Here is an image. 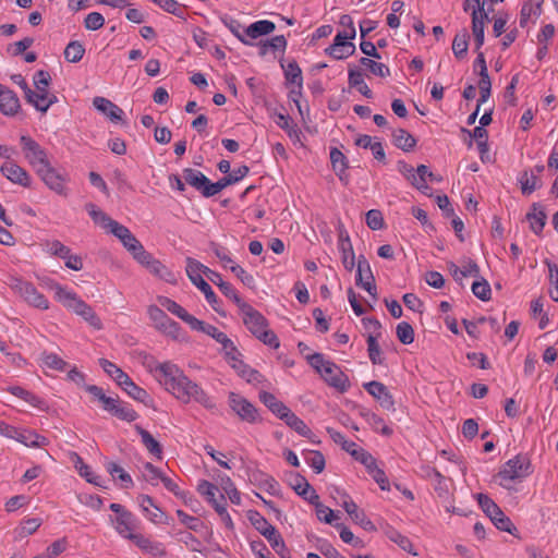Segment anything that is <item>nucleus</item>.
<instances>
[{
	"instance_id": "nucleus-1",
	"label": "nucleus",
	"mask_w": 558,
	"mask_h": 558,
	"mask_svg": "<svg viewBox=\"0 0 558 558\" xmlns=\"http://www.w3.org/2000/svg\"><path fill=\"white\" fill-rule=\"evenodd\" d=\"M157 378L166 389L184 403L195 401L206 409H214L215 402L201 386L192 381L175 364L160 363L155 367Z\"/></svg>"
},
{
	"instance_id": "nucleus-2",
	"label": "nucleus",
	"mask_w": 558,
	"mask_h": 558,
	"mask_svg": "<svg viewBox=\"0 0 558 558\" xmlns=\"http://www.w3.org/2000/svg\"><path fill=\"white\" fill-rule=\"evenodd\" d=\"M240 313L243 318V324L253 336L272 349L280 347L278 337L268 328V320L260 312L250 304H242Z\"/></svg>"
},
{
	"instance_id": "nucleus-3",
	"label": "nucleus",
	"mask_w": 558,
	"mask_h": 558,
	"mask_svg": "<svg viewBox=\"0 0 558 558\" xmlns=\"http://www.w3.org/2000/svg\"><path fill=\"white\" fill-rule=\"evenodd\" d=\"M307 361L330 387H333L341 393L348 391L350 388L349 377L336 363L325 360L322 353L308 355Z\"/></svg>"
},
{
	"instance_id": "nucleus-4",
	"label": "nucleus",
	"mask_w": 558,
	"mask_h": 558,
	"mask_svg": "<svg viewBox=\"0 0 558 558\" xmlns=\"http://www.w3.org/2000/svg\"><path fill=\"white\" fill-rule=\"evenodd\" d=\"M56 298L66 308L72 310L75 314L81 316L93 328L100 330L102 328L101 319L95 311L85 301H83L75 292L63 288L60 284L54 287Z\"/></svg>"
},
{
	"instance_id": "nucleus-5",
	"label": "nucleus",
	"mask_w": 558,
	"mask_h": 558,
	"mask_svg": "<svg viewBox=\"0 0 558 558\" xmlns=\"http://www.w3.org/2000/svg\"><path fill=\"white\" fill-rule=\"evenodd\" d=\"M533 472L531 460L526 456L517 454L508 460L497 474L500 486L510 489L511 482L522 481Z\"/></svg>"
},
{
	"instance_id": "nucleus-6",
	"label": "nucleus",
	"mask_w": 558,
	"mask_h": 558,
	"mask_svg": "<svg viewBox=\"0 0 558 558\" xmlns=\"http://www.w3.org/2000/svg\"><path fill=\"white\" fill-rule=\"evenodd\" d=\"M10 288L19 294L29 305L37 308L47 310L49 306L48 300L44 294L37 291L33 283L25 281L17 277L10 278Z\"/></svg>"
},
{
	"instance_id": "nucleus-7",
	"label": "nucleus",
	"mask_w": 558,
	"mask_h": 558,
	"mask_svg": "<svg viewBox=\"0 0 558 558\" xmlns=\"http://www.w3.org/2000/svg\"><path fill=\"white\" fill-rule=\"evenodd\" d=\"M476 498L482 510L498 530L512 533V529H514L513 523L490 497L480 493Z\"/></svg>"
},
{
	"instance_id": "nucleus-8",
	"label": "nucleus",
	"mask_w": 558,
	"mask_h": 558,
	"mask_svg": "<svg viewBox=\"0 0 558 558\" xmlns=\"http://www.w3.org/2000/svg\"><path fill=\"white\" fill-rule=\"evenodd\" d=\"M203 264L198 260L187 257L186 258V274L194 286H196L205 295L206 301L217 311L216 304L218 298L213 291L211 287L202 277Z\"/></svg>"
},
{
	"instance_id": "nucleus-9",
	"label": "nucleus",
	"mask_w": 558,
	"mask_h": 558,
	"mask_svg": "<svg viewBox=\"0 0 558 558\" xmlns=\"http://www.w3.org/2000/svg\"><path fill=\"white\" fill-rule=\"evenodd\" d=\"M25 159L38 172L50 163L47 151L31 136L22 135L20 138Z\"/></svg>"
},
{
	"instance_id": "nucleus-10",
	"label": "nucleus",
	"mask_w": 558,
	"mask_h": 558,
	"mask_svg": "<svg viewBox=\"0 0 558 558\" xmlns=\"http://www.w3.org/2000/svg\"><path fill=\"white\" fill-rule=\"evenodd\" d=\"M232 411L244 422L255 424L260 421L257 408L239 393L230 392L228 397Z\"/></svg>"
},
{
	"instance_id": "nucleus-11",
	"label": "nucleus",
	"mask_w": 558,
	"mask_h": 558,
	"mask_svg": "<svg viewBox=\"0 0 558 558\" xmlns=\"http://www.w3.org/2000/svg\"><path fill=\"white\" fill-rule=\"evenodd\" d=\"M36 173L43 180V182L46 184L48 189H50L51 191L56 192L59 195H66V173L58 171L56 168L51 166V163L47 165V167L43 169H39Z\"/></svg>"
},
{
	"instance_id": "nucleus-12",
	"label": "nucleus",
	"mask_w": 558,
	"mask_h": 558,
	"mask_svg": "<svg viewBox=\"0 0 558 558\" xmlns=\"http://www.w3.org/2000/svg\"><path fill=\"white\" fill-rule=\"evenodd\" d=\"M111 233L122 242L123 246L133 255L135 260L142 257V252H146L142 243L125 226L114 223Z\"/></svg>"
},
{
	"instance_id": "nucleus-13",
	"label": "nucleus",
	"mask_w": 558,
	"mask_h": 558,
	"mask_svg": "<svg viewBox=\"0 0 558 558\" xmlns=\"http://www.w3.org/2000/svg\"><path fill=\"white\" fill-rule=\"evenodd\" d=\"M182 174L185 183L201 192L204 197L213 196V193H209L211 192L210 184H213V182H210L203 172L192 168H185L183 169Z\"/></svg>"
},
{
	"instance_id": "nucleus-14",
	"label": "nucleus",
	"mask_w": 558,
	"mask_h": 558,
	"mask_svg": "<svg viewBox=\"0 0 558 558\" xmlns=\"http://www.w3.org/2000/svg\"><path fill=\"white\" fill-rule=\"evenodd\" d=\"M356 284L362 286L371 295H376L375 278L364 255L357 258Z\"/></svg>"
},
{
	"instance_id": "nucleus-15",
	"label": "nucleus",
	"mask_w": 558,
	"mask_h": 558,
	"mask_svg": "<svg viewBox=\"0 0 558 558\" xmlns=\"http://www.w3.org/2000/svg\"><path fill=\"white\" fill-rule=\"evenodd\" d=\"M363 388L386 410H395V400L388 388L380 381H368Z\"/></svg>"
},
{
	"instance_id": "nucleus-16",
	"label": "nucleus",
	"mask_w": 558,
	"mask_h": 558,
	"mask_svg": "<svg viewBox=\"0 0 558 558\" xmlns=\"http://www.w3.org/2000/svg\"><path fill=\"white\" fill-rule=\"evenodd\" d=\"M137 262L154 276L168 282L173 280V274L160 260L154 258V256L147 251L145 253L142 252V257Z\"/></svg>"
},
{
	"instance_id": "nucleus-17",
	"label": "nucleus",
	"mask_w": 558,
	"mask_h": 558,
	"mask_svg": "<svg viewBox=\"0 0 558 558\" xmlns=\"http://www.w3.org/2000/svg\"><path fill=\"white\" fill-rule=\"evenodd\" d=\"M138 505L146 518L151 522L169 523L168 515L155 504L154 499L148 495H140L137 497Z\"/></svg>"
},
{
	"instance_id": "nucleus-18",
	"label": "nucleus",
	"mask_w": 558,
	"mask_h": 558,
	"mask_svg": "<svg viewBox=\"0 0 558 558\" xmlns=\"http://www.w3.org/2000/svg\"><path fill=\"white\" fill-rule=\"evenodd\" d=\"M1 173L12 183L20 184L24 187L31 186V175L14 161L5 162L1 166Z\"/></svg>"
},
{
	"instance_id": "nucleus-19",
	"label": "nucleus",
	"mask_w": 558,
	"mask_h": 558,
	"mask_svg": "<svg viewBox=\"0 0 558 558\" xmlns=\"http://www.w3.org/2000/svg\"><path fill=\"white\" fill-rule=\"evenodd\" d=\"M21 108L17 95L8 86L0 84V111L8 117L17 114Z\"/></svg>"
},
{
	"instance_id": "nucleus-20",
	"label": "nucleus",
	"mask_w": 558,
	"mask_h": 558,
	"mask_svg": "<svg viewBox=\"0 0 558 558\" xmlns=\"http://www.w3.org/2000/svg\"><path fill=\"white\" fill-rule=\"evenodd\" d=\"M525 218L530 223L531 231L541 235L547 221L545 207L541 203H533Z\"/></svg>"
},
{
	"instance_id": "nucleus-21",
	"label": "nucleus",
	"mask_w": 558,
	"mask_h": 558,
	"mask_svg": "<svg viewBox=\"0 0 558 558\" xmlns=\"http://www.w3.org/2000/svg\"><path fill=\"white\" fill-rule=\"evenodd\" d=\"M303 499L307 500L311 505L315 506L317 518L327 523L332 524L333 520L338 518L335 511L319 501V496L315 489L311 486L308 494L300 495Z\"/></svg>"
},
{
	"instance_id": "nucleus-22",
	"label": "nucleus",
	"mask_w": 558,
	"mask_h": 558,
	"mask_svg": "<svg viewBox=\"0 0 558 558\" xmlns=\"http://www.w3.org/2000/svg\"><path fill=\"white\" fill-rule=\"evenodd\" d=\"M341 507L350 515V518L365 531H375V525L367 519L363 510H360L357 505L349 497L345 496Z\"/></svg>"
},
{
	"instance_id": "nucleus-23",
	"label": "nucleus",
	"mask_w": 558,
	"mask_h": 558,
	"mask_svg": "<svg viewBox=\"0 0 558 558\" xmlns=\"http://www.w3.org/2000/svg\"><path fill=\"white\" fill-rule=\"evenodd\" d=\"M250 172V168L245 165L239 167L238 169H234L232 172L227 173L226 177L219 179L217 182H214L210 184V190L213 193V196L220 193L223 189H226L229 185L235 184L239 181H241L243 178H245Z\"/></svg>"
},
{
	"instance_id": "nucleus-24",
	"label": "nucleus",
	"mask_w": 558,
	"mask_h": 558,
	"mask_svg": "<svg viewBox=\"0 0 558 558\" xmlns=\"http://www.w3.org/2000/svg\"><path fill=\"white\" fill-rule=\"evenodd\" d=\"M113 522L116 531L128 539H130V535L135 534L134 531L138 527V520L129 510L116 515Z\"/></svg>"
},
{
	"instance_id": "nucleus-25",
	"label": "nucleus",
	"mask_w": 558,
	"mask_h": 558,
	"mask_svg": "<svg viewBox=\"0 0 558 558\" xmlns=\"http://www.w3.org/2000/svg\"><path fill=\"white\" fill-rule=\"evenodd\" d=\"M148 315L159 329L168 331L169 333L177 332L180 325L168 317V315L157 305L148 306Z\"/></svg>"
},
{
	"instance_id": "nucleus-26",
	"label": "nucleus",
	"mask_w": 558,
	"mask_h": 558,
	"mask_svg": "<svg viewBox=\"0 0 558 558\" xmlns=\"http://www.w3.org/2000/svg\"><path fill=\"white\" fill-rule=\"evenodd\" d=\"M130 541H132L141 550L146 554H150L155 557H161L166 555L165 546L161 543L155 542L142 534L135 533L134 535H130Z\"/></svg>"
},
{
	"instance_id": "nucleus-27",
	"label": "nucleus",
	"mask_w": 558,
	"mask_h": 558,
	"mask_svg": "<svg viewBox=\"0 0 558 558\" xmlns=\"http://www.w3.org/2000/svg\"><path fill=\"white\" fill-rule=\"evenodd\" d=\"M197 492L205 497V499L214 507L217 511L219 508L226 507V498L222 494H220V501L217 499L218 487L213 483L203 480L197 485Z\"/></svg>"
},
{
	"instance_id": "nucleus-28",
	"label": "nucleus",
	"mask_w": 558,
	"mask_h": 558,
	"mask_svg": "<svg viewBox=\"0 0 558 558\" xmlns=\"http://www.w3.org/2000/svg\"><path fill=\"white\" fill-rule=\"evenodd\" d=\"M190 328L192 330L201 331L208 335L217 342H219L221 345H230V343L228 342L229 338L225 332L220 331L217 327L210 324L199 320L196 317L191 323Z\"/></svg>"
},
{
	"instance_id": "nucleus-29",
	"label": "nucleus",
	"mask_w": 558,
	"mask_h": 558,
	"mask_svg": "<svg viewBox=\"0 0 558 558\" xmlns=\"http://www.w3.org/2000/svg\"><path fill=\"white\" fill-rule=\"evenodd\" d=\"M94 106L107 116L112 122L122 120L123 110L116 104L104 97H95L93 100Z\"/></svg>"
},
{
	"instance_id": "nucleus-30",
	"label": "nucleus",
	"mask_w": 558,
	"mask_h": 558,
	"mask_svg": "<svg viewBox=\"0 0 558 558\" xmlns=\"http://www.w3.org/2000/svg\"><path fill=\"white\" fill-rule=\"evenodd\" d=\"M250 480L254 485L265 489L270 495H278L280 492L279 483L272 476L262 471H254Z\"/></svg>"
},
{
	"instance_id": "nucleus-31",
	"label": "nucleus",
	"mask_w": 558,
	"mask_h": 558,
	"mask_svg": "<svg viewBox=\"0 0 558 558\" xmlns=\"http://www.w3.org/2000/svg\"><path fill=\"white\" fill-rule=\"evenodd\" d=\"M13 439L27 447H45L49 444V440L46 437L28 429L16 428V435L13 436Z\"/></svg>"
},
{
	"instance_id": "nucleus-32",
	"label": "nucleus",
	"mask_w": 558,
	"mask_h": 558,
	"mask_svg": "<svg viewBox=\"0 0 558 558\" xmlns=\"http://www.w3.org/2000/svg\"><path fill=\"white\" fill-rule=\"evenodd\" d=\"M123 391L128 393L131 398L134 400L144 403L145 405H150L153 402V399L149 397L147 391L140 386H137L131 377L128 378V380L122 381V385L120 386Z\"/></svg>"
},
{
	"instance_id": "nucleus-33",
	"label": "nucleus",
	"mask_w": 558,
	"mask_h": 558,
	"mask_svg": "<svg viewBox=\"0 0 558 558\" xmlns=\"http://www.w3.org/2000/svg\"><path fill=\"white\" fill-rule=\"evenodd\" d=\"M158 303L160 304V306L169 311L171 314L178 316L189 326L195 318V316L187 313L180 304H178L175 301L167 296H158Z\"/></svg>"
},
{
	"instance_id": "nucleus-34",
	"label": "nucleus",
	"mask_w": 558,
	"mask_h": 558,
	"mask_svg": "<svg viewBox=\"0 0 558 558\" xmlns=\"http://www.w3.org/2000/svg\"><path fill=\"white\" fill-rule=\"evenodd\" d=\"M259 400L280 420H282L290 409L279 401L272 393L267 391L259 392Z\"/></svg>"
},
{
	"instance_id": "nucleus-35",
	"label": "nucleus",
	"mask_w": 558,
	"mask_h": 558,
	"mask_svg": "<svg viewBox=\"0 0 558 558\" xmlns=\"http://www.w3.org/2000/svg\"><path fill=\"white\" fill-rule=\"evenodd\" d=\"M135 429L141 436L142 442L144 447L147 449V451L153 454L155 458L161 460L162 458V447L157 441L154 436L146 429H144L140 425H135Z\"/></svg>"
},
{
	"instance_id": "nucleus-36",
	"label": "nucleus",
	"mask_w": 558,
	"mask_h": 558,
	"mask_svg": "<svg viewBox=\"0 0 558 558\" xmlns=\"http://www.w3.org/2000/svg\"><path fill=\"white\" fill-rule=\"evenodd\" d=\"M281 68L284 73V78L288 84H293L300 89L303 87V76H302V70L299 66L298 62L295 60L289 61L287 64H284L282 61L280 62Z\"/></svg>"
},
{
	"instance_id": "nucleus-37",
	"label": "nucleus",
	"mask_w": 558,
	"mask_h": 558,
	"mask_svg": "<svg viewBox=\"0 0 558 558\" xmlns=\"http://www.w3.org/2000/svg\"><path fill=\"white\" fill-rule=\"evenodd\" d=\"M85 208L95 223L100 225L102 228L108 229L110 232L113 229V225L119 223L118 221L111 219L105 211L99 209L93 203L86 204Z\"/></svg>"
},
{
	"instance_id": "nucleus-38",
	"label": "nucleus",
	"mask_w": 558,
	"mask_h": 558,
	"mask_svg": "<svg viewBox=\"0 0 558 558\" xmlns=\"http://www.w3.org/2000/svg\"><path fill=\"white\" fill-rule=\"evenodd\" d=\"M276 28L274 22L268 20H260L248 25L244 33L251 39H256L259 36L268 35L272 33Z\"/></svg>"
},
{
	"instance_id": "nucleus-39",
	"label": "nucleus",
	"mask_w": 558,
	"mask_h": 558,
	"mask_svg": "<svg viewBox=\"0 0 558 558\" xmlns=\"http://www.w3.org/2000/svg\"><path fill=\"white\" fill-rule=\"evenodd\" d=\"M470 35L465 28L458 32L452 40V52L458 60L466 57Z\"/></svg>"
},
{
	"instance_id": "nucleus-40",
	"label": "nucleus",
	"mask_w": 558,
	"mask_h": 558,
	"mask_svg": "<svg viewBox=\"0 0 558 558\" xmlns=\"http://www.w3.org/2000/svg\"><path fill=\"white\" fill-rule=\"evenodd\" d=\"M393 144L404 150L410 151L416 145V140L404 129L393 130L392 132Z\"/></svg>"
},
{
	"instance_id": "nucleus-41",
	"label": "nucleus",
	"mask_w": 558,
	"mask_h": 558,
	"mask_svg": "<svg viewBox=\"0 0 558 558\" xmlns=\"http://www.w3.org/2000/svg\"><path fill=\"white\" fill-rule=\"evenodd\" d=\"M349 85L356 88L364 97L372 98L373 93L364 82L361 70L351 68L349 69Z\"/></svg>"
},
{
	"instance_id": "nucleus-42",
	"label": "nucleus",
	"mask_w": 558,
	"mask_h": 558,
	"mask_svg": "<svg viewBox=\"0 0 558 558\" xmlns=\"http://www.w3.org/2000/svg\"><path fill=\"white\" fill-rule=\"evenodd\" d=\"M99 365L101 366L104 372L117 383L119 387L122 385V381L128 380V378L130 377L118 365L106 359H99Z\"/></svg>"
},
{
	"instance_id": "nucleus-43",
	"label": "nucleus",
	"mask_w": 558,
	"mask_h": 558,
	"mask_svg": "<svg viewBox=\"0 0 558 558\" xmlns=\"http://www.w3.org/2000/svg\"><path fill=\"white\" fill-rule=\"evenodd\" d=\"M247 518L251 524L265 537L276 529L258 511H248Z\"/></svg>"
},
{
	"instance_id": "nucleus-44",
	"label": "nucleus",
	"mask_w": 558,
	"mask_h": 558,
	"mask_svg": "<svg viewBox=\"0 0 558 558\" xmlns=\"http://www.w3.org/2000/svg\"><path fill=\"white\" fill-rule=\"evenodd\" d=\"M282 421H284V423L294 429L299 435L307 438L311 437L312 430L307 427L304 421L298 417L291 410L287 413Z\"/></svg>"
},
{
	"instance_id": "nucleus-45",
	"label": "nucleus",
	"mask_w": 558,
	"mask_h": 558,
	"mask_svg": "<svg viewBox=\"0 0 558 558\" xmlns=\"http://www.w3.org/2000/svg\"><path fill=\"white\" fill-rule=\"evenodd\" d=\"M519 183L524 195H530L541 187L539 179L533 172L529 173L527 171H523L519 177Z\"/></svg>"
},
{
	"instance_id": "nucleus-46",
	"label": "nucleus",
	"mask_w": 558,
	"mask_h": 558,
	"mask_svg": "<svg viewBox=\"0 0 558 558\" xmlns=\"http://www.w3.org/2000/svg\"><path fill=\"white\" fill-rule=\"evenodd\" d=\"M57 101V96L48 92L46 94H35L34 98H32V101H28V104L34 106L36 110L45 113Z\"/></svg>"
},
{
	"instance_id": "nucleus-47",
	"label": "nucleus",
	"mask_w": 558,
	"mask_h": 558,
	"mask_svg": "<svg viewBox=\"0 0 558 558\" xmlns=\"http://www.w3.org/2000/svg\"><path fill=\"white\" fill-rule=\"evenodd\" d=\"M355 34V28H352L351 31L339 32L333 39V44L330 45V50L337 51L339 47H347V50L351 49V51H354L355 47L349 40L353 39Z\"/></svg>"
},
{
	"instance_id": "nucleus-48",
	"label": "nucleus",
	"mask_w": 558,
	"mask_h": 558,
	"mask_svg": "<svg viewBox=\"0 0 558 558\" xmlns=\"http://www.w3.org/2000/svg\"><path fill=\"white\" fill-rule=\"evenodd\" d=\"M85 53V47L82 43L74 40L70 41L64 49V58L68 62H80Z\"/></svg>"
},
{
	"instance_id": "nucleus-49",
	"label": "nucleus",
	"mask_w": 558,
	"mask_h": 558,
	"mask_svg": "<svg viewBox=\"0 0 558 558\" xmlns=\"http://www.w3.org/2000/svg\"><path fill=\"white\" fill-rule=\"evenodd\" d=\"M345 451L350 453L356 461L365 465V468H369V464H373V460L375 459L369 452H367L362 447H359L355 442L348 445Z\"/></svg>"
},
{
	"instance_id": "nucleus-50",
	"label": "nucleus",
	"mask_w": 558,
	"mask_h": 558,
	"mask_svg": "<svg viewBox=\"0 0 558 558\" xmlns=\"http://www.w3.org/2000/svg\"><path fill=\"white\" fill-rule=\"evenodd\" d=\"M489 21L488 14L485 10L480 7V9H474L472 12V34L473 36L485 33V23Z\"/></svg>"
},
{
	"instance_id": "nucleus-51",
	"label": "nucleus",
	"mask_w": 558,
	"mask_h": 558,
	"mask_svg": "<svg viewBox=\"0 0 558 558\" xmlns=\"http://www.w3.org/2000/svg\"><path fill=\"white\" fill-rule=\"evenodd\" d=\"M265 538L269 542L271 548L281 557L288 558V549L286 547L284 541L280 533L275 529L271 534L265 536Z\"/></svg>"
},
{
	"instance_id": "nucleus-52",
	"label": "nucleus",
	"mask_w": 558,
	"mask_h": 558,
	"mask_svg": "<svg viewBox=\"0 0 558 558\" xmlns=\"http://www.w3.org/2000/svg\"><path fill=\"white\" fill-rule=\"evenodd\" d=\"M387 535L391 542L396 543L404 551L412 554L413 556L417 555V553L414 550V545L408 536L402 535L396 530L389 531Z\"/></svg>"
},
{
	"instance_id": "nucleus-53",
	"label": "nucleus",
	"mask_w": 558,
	"mask_h": 558,
	"mask_svg": "<svg viewBox=\"0 0 558 558\" xmlns=\"http://www.w3.org/2000/svg\"><path fill=\"white\" fill-rule=\"evenodd\" d=\"M360 64L368 69L374 75L386 77L390 75V70L387 65L376 62L369 58L363 57L360 59Z\"/></svg>"
},
{
	"instance_id": "nucleus-54",
	"label": "nucleus",
	"mask_w": 558,
	"mask_h": 558,
	"mask_svg": "<svg viewBox=\"0 0 558 558\" xmlns=\"http://www.w3.org/2000/svg\"><path fill=\"white\" fill-rule=\"evenodd\" d=\"M366 470L373 480L379 485L380 489H390L388 477L386 476L384 470L377 466L375 459L373 460V464H369V468H366Z\"/></svg>"
},
{
	"instance_id": "nucleus-55",
	"label": "nucleus",
	"mask_w": 558,
	"mask_h": 558,
	"mask_svg": "<svg viewBox=\"0 0 558 558\" xmlns=\"http://www.w3.org/2000/svg\"><path fill=\"white\" fill-rule=\"evenodd\" d=\"M362 415L366 418L368 424L376 430L380 432L383 435L390 436L392 434V429L385 424V421L375 413L365 412Z\"/></svg>"
},
{
	"instance_id": "nucleus-56",
	"label": "nucleus",
	"mask_w": 558,
	"mask_h": 558,
	"mask_svg": "<svg viewBox=\"0 0 558 558\" xmlns=\"http://www.w3.org/2000/svg\"><path fill=\"white\" fill-rule=\"evenodd\" d=\"M40 525H41V520L38 518H32V519L24 520L21 523L20 527L16 529V537L17 538L27 537L28 535L34 534L39 529Z\"/></svg>"
},
{
	"instance_id": "nucleus-57",
	"label": "nucleus",
	"mask_w": 558,
	"mask_h": 558,
	"mask_svg": "<svg viewBox=\"0 0 558 558\" xmlns=\"http://www.w3.org/2000/svg\"><path fill=\"white\" fill-rule=\"evenodd\" d=\"M40 360L45 366L56 371H65L68 366V363L56 353L43 352Z\"/></svg>"
},
{
	"instance_id": "nucleus-58",
	"label": "nucleus",
	"mask_w": 558,
	"mask_h": 558,
	"mask_svg": "<svg viewBox=\"0 0 558 558\" xmlns=\"http://www.w3.org/2000/svg\"><path fill=\"white\" fill-rule=\"evenodd\" d=\"M150 1L154 2L155 4H157L159 8H161L166 12L171 13L182 20H185L184 10L182 9L181 4L178 1H175V0H150Z\"/></svg>"
},
{
	"instance_id": "nucleus-59",
	"label": "nucleus",
	"mask_w": 558,
	"mask_h": 558,
	"mask_svg": "<svg viewBox=\"0 0 558 558\" xmlns=\"http://www.w3.org/2000/svg\"><path fill=\"white\" fill-rule=\"evenodd\" d=\"M396 333L398 340L403 344H411L414 341V329L407 322L397 325Z\"/></svg>"
},
{
	"instance_id": "nucleus-60",
	"label": "nucleus",
	"mask_w": 558,
	"mask_h": 558,
	"mask_svg": "<svg viewBox=\"0 0 558 558\" xmlns=\"http://www.w3.org/2000/svg\"><path fill=\"white\" fill-rule=\"evenodd\" d=\"M290 486L299 496L308 494L311 488L307 480L299 473H290Z\"/></svg>"
},
{
	"instance_id": "nucleus-61",
	"label": "nucleus",
	"mask_w": 558,
	"mask_h": 558,
	"mask_svg": "<svg viewBox=\"0 0 558 558\" xmlns=\"http://www.w3.org/2000/svg\"><path fill=\"white\" fill-rule=\"evenodd\" d=\"M366 342H367L368 357H369L371 362L374 365H381L383 364V359L380 357L381 350H380V347L378 344L376 337H374L373 335H368Z\"/></svg>"
},
{
	"instance_id": "nucleus-62",
	"label": "nucleus",
	"mask_w": 558,
	"mask_h": 558,
	"mask_svg": "<svg viewBox=\"0 0 558 558\" xmlns=\"http://www.w3.org/2000/svg\"><path fill=\"white\" fill-rule=\"evenodd\" d=\"M225 26L244 45L252 46L253 44L245 38V36L240 32L242 27L241 23L232 17L225 16L221 19Z\"/></svg>"
},
{
	"instance_id": "nucleus-63",
	"label": "nucleus",
	"mask_w": 558,
	"mask_h": 558,
	"mask_svg": "<svg viewBox=\"0 0 558 558\" xmlns=\"http://www.w3.org/2000/svg\"><path fill=\"white\" fill-rule=\"evenodd\" d=\"M51 76L48 71L39 70L34 75V85L36 87L35 94L48 93V86L50 84Z\"/></svg>"
},
{
	"instance_id": "nucleus-64",
	"label": "nucleus",
	"mask_w": 558,
	"mask_h": 558,
	"mask_svg": "<svg viewBox=\"0 0 558 558\" xmlns=\"http://www.w3.org/2000/svg\"><path fill=\"white\" fill-rule=\"evenodd\" d=\"M473 294L482 301L490 300L492 289L485 279L474 281L472 284Z\"/></svg>"
}]
</instances>
